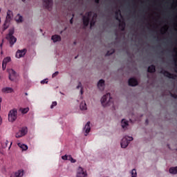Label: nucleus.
Here are the masks:
<instances>
[{"label": "nucleus", "instance_id": "obj_50", "mask_svg": "<svg viewBox=\"0 0 177 177\" xmlns=\"http://www.w3.org/2000/svg\"><path fill=\"white\" fill-rule=\"evenodd\" d=\"M1 55H3V51H1Z\"/></svg>", "mask_w": 177, "mask_h": 177}, {"label": "nucleus", "instance_id": "obj_34", "mask_svg": "<svg viewBox=\"0 0 177 177\" xmlns=\"http://www.w3.org/2000/svg\"><path fill=\"white\" fill-rule=\"evenodd\" d=\"M57 106V102H53L51 106H50V109H53V107Z\"/></svg>", "mask_w": 177, "mask_h": 177}, {"label": "nucleus", "instance_id": "obj_53", "mask_svg": "<svg viewBox=\"0 0 177 177\" xmlns=\"http://www.w3.org/2000/svg\"><path fill=\"white\" fill-rule=\"evenodd\" d=\"M78 57L77 56H76V57H75V59H77Z\"/></svg>", "mask_w": 177, "mask_h": 177}, {"label": "nucleus", "instance_id": "obj_9", "mask_svg": "<svg viewBox=\"0 0 177 177\" xmlns=\"http://www.w3.org/2000/svg\"><path fill=\"white\" fill-rule=\"evenodd\" d=\"M27 52V50L26 48H24L23 50H18L16 53V57L17 59H20V57H23L24 56L26 55V53Z\"/></svg>", "mask_w": 177, "mask_h": 177}, {"label": "nucleus", "instance_id": "obj_51", "mask_svg": "<svg viewBox=\"0 0 177 177\" xmlns=\"http://www.w3.org/2000/svg\"><path fill=\"white\" fill-rule=\"evenodd\" d=\"M76 44H77V42L75 41V42H74V45H75Z\"/></svg>", "mask_w": 177, "mask_h": 177}, {"label": "nucleus", "instance_id": "obj_18", "mask_svg": "<svg viewBox=\"0 0 177 177\" xmlns=\"http://www.w3.org/2000/svg\"><path fill=\"white\" fill-rule=\"evenodd\" d=\"M156 71V66L151 65L148 67L147 72L148 73H154Z\"/></svg>", "mask_w": 177, "mask_h": 177}, {"label": "nucleus", "instance_id": "obj_31", "mask_svg": "<svg viewBox=\"0 0 177 177\" xmlns=\"http://www.w3.org/2000/svg\"><path fill=\"white\" fill-rule=\"evenodd\" d=\"M96 21L93 19L90 22V27L92 28L93 26H95Z\"/></svg>", "mask_w": 177, "mask_h": 177}, {"label": "nucleus", "instance_id": "obj_30", "mask_svg": "<svg viewBox=\"0 0 177 177\" xmlns=\"http://www.w3.org/2000/svg\"><path fill=\"white\" fill-rule=\"evenodd\" d=\"M114 52H115V50L111 49L110 51H107L106 56H110V55H113V53H114Z\"/></svg>", "mask_w": 177, "mask_h": 177}, {"label": "nucleus", "instance_id": "obj_41", "mask_svg": "<svg viewBox=\"0 0 177 177\" xmlns=\"http://www.w3.org/2000/svg\"><path fill=\"white\" fill-rule=\"evenodd\" d=\"M71 162H73V163L77 162V160H75V159L72 158V159H71Z\"/></svg>", "mask_w": 177, "mask_h": 177}, {"label": "nucleus", "instance_id": "obj_57", "mask_svg": "<svg viewBox=\"0 0 177 177\" xmlns=\"http://www.w3.org/2000/svg\"><path fill=\"white\" fill-rule=\"evenodd\" d=\"M26 0H22V2H24Z\"/></svg>", "mask_w": 177, "mask_h": 177}, {"label": "nucleus", "instance_id": "obj_26", "mask_svg": "<svg viewBox=\"0 0 177 177\" xmlns=\"http://www.w3.org/2000/svg\"><path fill=\"white\" fill-rule=\"evenodd\" d=\"M119 27H120L121 30L122 31H124L125 30V22L122 21L121 23L119 24Z\"/></svg>", "mask_w": 177, "mask_h": 177}, {"label": "nucleus", "instance_id": "obj_14", "mask_svg": "<svg viewBox=\"0 0 177 177\" xmlns=\"http://www.w3.org/2000/svg\"><path fill=\"white\" fill-rule=\"evenodd\" d=\"M84 131H85V136H88V133L91 132V122H88L85 127H84Z\"/></svg>", "mask_w": 177, "mask_h": 177}, {"label": "nucleus", "instance_id": "obj_54", "mask_svg": "<svg viewBox=\"0 0 177 177\" xmlns=\"http://www.w3.org/2000/svg\"><path fill=\"white\" fill-rule=\"evenodd\" d=\"M78 88H80V86H77V89H78Z\"/></svg>", "mask_w": 177, "mask_h": 177}, {"label": "nucleus", "instance_id": "obj_38", "mask_svg": "<svg viewBox=\"0 0 177 177\" xmlns=\"http://www.w3.org/2000/svg\"><path fill=\"white\" fill-rule=\"evenodd\" d=\"M2 68L3 70H6V64H3V62L2 63Z\"/></svg>", "mask_w": 177, "mask_h": 177}, {"label": "nucleus", "instance_id": "obj_36", "mask_svg": "<svg viewBox=\"0 0 177 177\" xmlns=\"http://www.w3.org/2000/svg\"><path fill=\"white\" fill-rule=\"evenodd\" d=\"M57 75H59V71H56L52 75L53 78H55V77H57Z\"/></svg>", "mask_w": 177, "mask_h": 177}, {"label": "nucleus", "instance_id": "obj_49", "mask_svg": "<svg viewBox=\"0 0 177 177\" xmlns=\"http://www.w3.org/2000/svg\"><path fill=\"white\" fill-rule=\"evenodd\" d=\"M4 89H12V88L6 87Z\"/></svg>", "mask_w": 177, "mask_h": 177}, {"label": "nucleus", "instance_id": "obj_13", "mask_svg": "<svg viewBox=\"0 0 177 177\" xmlns=\"http://www.w3.org/2000/svg\"><path fill=\"white\" fill-rule=\"evenodd\" d=\"M138 84V80H136V78L135 77H131L129 80V85L130 86H136Z\"/></svg>", "mask_w": 177, "mask_h": 177}, {"label": "nucleus", "instance_id": "obj_52", "mask_svg": "<svg viewBox=\"0 0 177 177\" xmlns=\"http://www.w3.org/2000/svg\"><path fill=\"white\" fill-rule=\"evenodd\" d=\"M160 53H164V51H161Z\"/></svg>", "mask_w": 177, "mask_h": 177}, {"label": "nucleus", "instance_id": "obj_20", "mask_svg": "<svg viewBox=\"0 0 177 177\" xmlns=\"http://www.w3.org/2000/svg\"><path fill=\"white\" fill-rule=\"evenodd\" d=\"M19 111L21 112L22 114H27L28 111H30V108L26 107V108H21Z\"/></svg>", "mask_w": 177, "mask_h": 177}, {"label": "nucleus", "instance_id": "obj_23", "mask_svg": "<svg viewBox=\"0 0 177 177\" xmlns=\"http://www.w3.org/2000/svg\"><path fill=\"white\" fill-rule=\"evenodd\" d=\"M169 171L170 174H173L175 175L177 174V167H171Z\"/></svg>", "mask_w": 177, "mask_h": 177}, {"label": "nucleus", "instance_id": "obj_4", "mask_svg": "<svg viewBox=\"0 0 177 177\" xmlns=\"http://www.w3.org/2000/svg\"><path fill=\"white\" fill-rule=\"evenodd\" d=\"M133 140V138L129 136H124L120 142L121 147L122 149H125L128 147V145H129V142H132Z\"/></svg>", "mask_w": 177, "mask_h": 177}, {"label": "nucleus", "instance_id": "obj_33", "mask_svg": "<svg viewBox=\"0 0 177 177\" xmlns=\"http://www.w3.org/2000/svg\"><path fill=\"white\" fill-rule=\"evenodd\" d=\"M170 95L171 97H173L174 99H177V95L175 93H172L171 91H169Z\"/></svg>", "mask_w": 177, "mask_h": 177}, {"label": "nucleus", "instance_id": "obj_44", "mask_svg": "<svg viewBox=\"0 0 177 177\" xmlns=\"http://www.w3.org/2000/svg\"><path fill=\"white\" fill-rule=\"evenodd\" d=\"M73 18H71V20H70V24H73Z\"/></svg>", "mask_w": 177, "mask_h": 177}, {"label": "nucleus", "instance_id": "obj_21", "mask_svg": "<svg viewBox=\"0 0 177 177\" xmlns=\"http://www.w3.org/2000/svg\"><path fill=\"white\" fill-rule=\"evenodd\" d=\"M121 124H122V127L124 129V128H127V127H128V121L125 120V119H122V122H121Z\"/></svg>", "mask_w": 177, "mask_h": 177}, {"label": "nucleus", "instance_id": "obj_48", "mask_svg": "<svg viewBox=\"0 0 177 177\" xmlns=\"http://www.w3.org/2000/svg\"><path fill=\"white\" fill-rule=\"evenodd\" d=\"M145 122H146V124H149V120L147 119V120H145Z\"/></svg>", "mask_w": 177, "mask_h": 177}, {"label": "nucleus", "instance_id": "obj_27", "mask_svg": "<svg viewBox=\"0 0 177 177\" xmlns=\"http://www.w3.org/2000/svg\"><path fill=\"white\" fill-rule=\"evenodd\" d=\"M138 176V173L136 172V169H133L131 171V177H137Z\"/></svg>", "mask_w": 177, "mask_h": 177}, {"label": "nucleus", "instance_id": "obj_11", "mask_svg": "<svg viewBox=\"0 0 177 177\" xmlns=\"http://www.w3.org/2000/svg\"><path fill=\"white\" fill-rule=\"evenodd\" d=\"M24 175V170H18L15 173H13L10 175V177H22Z\"/></svg>", "mask_w": 177, "mask_h": 177}, {"label": "nucleus", "instance_id": "obj_24", "mask_svg": "<svg viewBox=\"0 0 177 177\" xmlns=\"http://www.w3.org/2000/svg\"><path fill=\"white\" fill-rule=\"evenodd\" d=\"M80 110H86V103L83 101L80 104Z\"/></svg>", "mask_w": 177, "mask_h": 177}, {"label": "nucleus", "instance_id": "obj_42", "mask_svg": "<svg viewBox=\"0 0 177 177\" xmlns=\"http://www.w3.org/2000/svg\"><path fill=\"white\" fill-rule=\"evenodd\" d=\"M3 45V40H2V42H1V44H0V48H1V49H2Z\"/></svg>", "mask_w": 177, "mask_h": 177}, {"label": "nucleus", "instance_id": "obj_32", "mask_svg": "<svg viewBox=\"0 0 177 177\" xmlns=\"http://www.w3.org/2000/svg\"><path fill=\"white\" fill-rule=\"evenodd\" d=\"M86 17H88V19H91V17H92V11L86 12Z\"/></svg>", "mask_w": 177, "mask_h": 177}, {"label": "nucleus", "instance_id": "obj_37", "mask_svg": "<svg viewBox=\"0 0 177 177\" xmlns=\"http://www.w3.org/2000/svg\"><path fill=\"white\" fill-rule=\"evenodd\" d=\"M41 84H48V79H44V80H41Z\"/></svg>", "mask_w": 177, "mask_h": 177}, {"label": "nucleus", "instance_id": "obj_40", "mask_svg": "<svg viewBox=\"0 0 177 177\" xmlns=\"http://www.w3.org/2000/svg\"><path fill=\"white\" fill-rule=\"evenodd\" d=\"M115 19L121 22V19H120V17H118V15H115Z\"/></svg>", "mask_w": 177, "mask_h": 177}, {"label": "nucleus", "instance_id": "obj_2", "mask_svg": "<svg viewBox=\"0 0 177 177\" xmlns=\"http://www.w3.org/2000/svg\"><path fill=\"white\" fill-rule=\"evenodd\" d=\"M14 34H15V29L11 28L9 30V33L6 36V39L9 41L11 46L15 45V44H16L17 41V39L15 36H13Z\"/></svg>", "mask_w": 177, "mask_h": 177}, {"label": "nucleus", "instance_id": "obj_58", "mask_svg": "<svg viewBox=\"0 0 177 177\" xmlns=\"http://www.w3.org/2000/svg\"><path fill=\"white\" fill-rule=\"evenodd\" d=\"M11 145H12V142H11V144H10Z\"/></svg>", "mask_w": 177, "mask_h": 177}, {"label": "nucleus", "instance_id": "obj_55", "mask_svg": "<svg viewBox=\"0 0 177 177\" xmlns=\"http://www.w3.org/2000/svg\"><path fill=\"white\" fill-rule=\"evenodd\" d=\"M94 16H95V17L97 16L96 14H95V15Z\"/></svg>", "mask_w": 177, "mask_h": 177}, {"label": "nucleus", "instance_id": "obj_43", "mask_svg": "<svg viewBox=\"0 0 177 177\" xmlns=\"http://www.w3.org/2000/svg\"><path fill=\"white\" fill-rule=\"evenodd\" d=\"M95 3H100V0H95Z\"/></svg>", "mask_w": 177, "mask_h": 177}, {"label": "nucleus", "instance_id": "obj_10", "mask_svg": "<svg viewBox=\"0 0 177 177\" xmlns=\"http://www.w3.org/2000/svg\"><path fill=\"white\" fill-rule=\"evenodd\" d=\"M77 177H86V171H84V169L81 167H79L77 171Z\"/></svg>", "mask_w": 177, "mask_h": 177}, {"label": "nucleus", "instance_id": "obj_19", "mask_svg": "<svg viewBox=\"0 0 177 177\" xmlns=\"http://www.w3.org/2000/svg\"><path fill=\"white\" fill-rule=\"evenodd\" d=\"M18 146L19 147H20V149H22V150L24 151H26V150H27L28 149V147L24 144H21V143H18Z\"/></svg>", "mask_w": 177, "mask_h": 177}, {"label": "nucleus", "instance_id": "obj_47", "mask_svg": "<svg viewBox=\"0 0 177 177\" xmlns=\"http://www.w3.org/2000/svg\"><path fill=\"white\" fill-rule=\"evenodd\" d=\"M80 93H81V95H82V93H84V90L81 89L80 90Z\"/></svg>", "mask_w": 177, "mask_h": 177}, {"label": "nucleus", "instance_id": "obj_5", "mask_svg": "<svg viewBox=\"0 0 177 177\" xmlns=\"http://www.w3.org/2000/svg\"><path fill=\"white\" fill-rule=\"evenodd\" d=\"M17 120V110L12 109L8 113V120L10 122H15Z\"/></svg>", "mask_w": 177, "mask_h": 177}, {"label": "nucleus", "instance_id": "obj_29", "mask_svg": "<svg viewBox=\"0 0 177 177\" xmlns=\"http://www.w3.org/2000/svg\"><path fill=\"white\" fill-rule=\"evenodd\" d=\"M3 93H12L13 92V89H3Z\"/></svg>", "mask_w": 177, "mask_h": 177}, {"label": "nucleus", "instance_id": "obj_45", "mask_svg": "<svg viewBox=\"0 0 177 177\" xmlns=\"http://www.w3.org/2000/svg\"><path fill=\"white\" fill-rule=\"evenodd\" d=\"M2 103V98L0 97V110H1V104Z\"/></svg>", "mask_w": 177, "mask_h": 177}, {"label": "nucleus", "instance_id": "obj_56", "mask_svg": "<svg viewBox=\"0 0 177 177\" xmlns=\"http://www.w3.org/2000/svg\"><path fill=\"white\" fill-rule=\"evenodd\" d=\"M167 146H168L169 149H171V148L169 147V145H168Z\"/></svg>", "mask_w": 177, "mask_h": 177}, {"label": "nucleus", "instance_id": "obj_15", "mask_svg": "<svg viewBox=\"0 0 177 177\" xmlns=\"http://www.w3.org/2000/svg\"><path fill=\"white\" fill-rule=\"evenodd\" d=\"M82 20L84 28L85 27H88V26H89V21H91V19H89V17H86V16H83Z\"/></svg>", "mask_w": 177, "mask_h": 177}, {"label": "nucleus", "instance_id": "obj_25", "mask_svg": "<svg viewBox=\"0 0 177 177\" xmlns=\"http://www.w3.org/2000/svg\"><path fill=\"white\" fill-rule=\"evenodd\" d=\"M11 60L12 59L10 58V57H6L3 59V63L4 64H8V63H9Z\"/></svg>", "mask_w": 177, "mask_h": 177}, {"label": "nucleus", "instance_id": "obj_39", "mask_svg": "<svg viewBox=\"0 0 177 177\" xmlns=\"http://www.w3.org/2000/svg\"><path fill=\"white\" fill-rule=\"evenodd\" d=\"M119 13H120V15L121 16V10H120L115 12V16H118Z\"/></svg>", "mask_w": 177, "mask_h": 177}, {"label": "nucleus", "instance_id": "obj_3", "mask_svg": "<svg viewBox=\"0 0 177 177\" xmlns=\"http://www.w3.org/2000/svg\"><path fill=\"white\" fill-rule=\"evenodd\" d=\"M13 17L12 12L10 10H8L7 12V16L6 18L5 23L3 25V31H5V30H8L9 27V23H10V20H12V17Z\"/></svg>", "mask_w": 177, "mask_h": 177}, {"label": "nucleus", "instance_id": "obj_1", "mask_svg": "<svg viewBox=\"0 0 177 177\" xmlns=\"http://www.w3.org/2000/svg\"><path fill=\"white\" fill-rule=\"evenodd\" d=\"M101 103L104 107L111 106L113 109L115 108V106H114V100L113 97H111V95L109 93L103 95V97L101 98Z\"/></svg>", "mask_w": 177, "mask_h": 177}, {"label": "nucleus", "instance_id": "obj_7", "mask_svg": "<svg viewBox=\"0 0 177 177\" xmlns=\"http://www.w3.org/2000/svg\"><path fill=\"white\" fill-rule=\"evenodd\" d=\"M28 132V129L27 128V127H24L21 129V130L19 131V132L16 133L15 138H17V139L23 138V136H26V135H27Z\"/></svg>", "mask_w": 177, "mask_h": 177}, {"label": "nucleus", "instance_id": "obj_46", "mask_svg": "<svg viewBox=\"0 0 177 177\" xmlns=\"http://www.w3.org/2000/svg\"><path fill=\"white\" fill-rule=\"evenodd\" d=\"M2 124V118H1V116H0V125H1Z\"/></svg>", "mask_w": 177, "mask_h": 177}, {"label": "nucleus", "instance_id": "obj_8", "mask_svg": "<svg viewBox=\"0 0 177 177\" xmlns=\"http://www.w3.org/2000/svg\"><path fill=\"white\" fill-rule=\"evenodd\" d=\"M160 74H163L165 77L170 78L171 80H176V75L169 73L168 71L162 70Z\"/></svg>", "mask_w": 177, "mask_h": 177}, {"label": "nucleus", "instance_id": "obj_6", "mask_svg": "<svg viewBox=\"0 0 177 177\" xmlns=\"http://www.w3.org/2000/svg\"><path fill=\"white\" fill-rule=\"evenodd\" d=\"M8 73L9 74L8 78L10 81H16V80H17L19 75L15 71V70L12 68L8 69Z\"/></svg>", "mask_w": 177, "mask_h": 177}, {"label": "nucleus", "instance_id": "obj_35", "mask_svg": "<svg viewBox=\"0 0 177 177\" xmlns=\"http://www.w3.org/2000/svg\"><path fill=\"white\" fill-rule=\"evenodd\" d=\"M17 21H18V23H21V21H23V17L19 16V19H17Z\"/></svg>", "mask_w": 177, "mask_h": 177}, {"label": "nucleus", "instance_id": "obj_12", "mask_svg": "<svg viewBox=\"0 0 177 177\" xmlns=\"http://www.w3.org/2000/svg\"><path fill=\"white\" fill-rule=\"evenodd\" d=\"M52 0H43V5L46 9H50V6H52Z\"/></svg>", "mask_w": 177, "mask_h": 177}, {"label": "nucleus", "instance_id": "obj_22", "mask_svg": "<svg viewBox=\"0 0 177 177\" xmlns=\"http://www.w3.org/2000/svg\"><path fill=\"white\" fill-rule=\"evenodd\" d=\"M62 160H68V161H71L73 160V156L71 155H65L62 156Z\"/></svg>", "mask_w": 177, "mask_h": 177}, {"label": "nucleus", "instance_id": "obj_16", "mask_svg": "<svg viewBox=\"0 0 177 177\" xmlns=\"http://www.w3.org/2000/svg\"><path fill=\"white\" fill-rule=\"evenodd\" d=\"M173 51L174 52V53H176V55H174V62L175 63L174 71H175V73H177V59H176V57H177V48H174Z\"/></svg>", "mask_w": 177, "mask_h": 177}, {"label": "nucleus", "instance_id": "obj_28", "mask_svg": "<svg viewBox=\"0 0 177 177\" xmlns=\"http://www.w3.org/2000/svg\"><path fill=\"white\" fill-rule=\"evenodd\" d=\"M103 85H104V80H100L97 83V87L103 86Z\"/></svg>", "mask_w": 177, "mask_h": 177}, {"label": "nucleus", "instance_id": "obj_17", "mask_svg": "<svg viewBox=\"0 0 177 177\" xmlns=\"http://www.w3.org/2000/svg\"><path fill=\"white\" fill-rule=\"evenodd\" d=\"M51 39L53 42H60L62 41V37L60 35H55L52 36Z\"/></svg>", "mask_w": 177, "mask_h": 177}]
</instances>
